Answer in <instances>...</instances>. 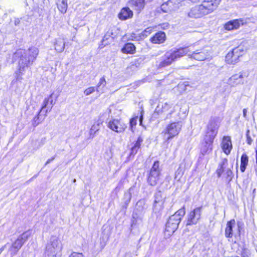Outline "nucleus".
Here are the masks:
<instances>
[{
    "label": "nucleus",
    "mask_w": 257,
    "mask_h": 257,
    "mask_svg": "<svg viewBox=\"0 0 257 257\" xmlns=\"http://www.w3.org/2000/svg\"><path fill=\"white\" fill-rule=\"evenodd\" d=\"M5 247H6V245L3 246L1 248H0V254L3 251V250L5 249Z\"/></svg>",
    "instance_id": "obj_44"
},
{
    "label": "nucleus",
    "mask_w": 257,
    "mask_h": 257,
    "mask_svg": "<svg viewBox=\"0 0 257 257\" xmlns=\"http://www.w3.org/2000/svg\"><path fill=\"white\" fill-rule=\"evenodd\" d=\"M150 40L154 44L163 43L166 40V34L162 32H158L152 37Z\"/></svg>",
    "instance_id": "obj_20"
},
{
    "label": "nucleus",
    "mask_w": 257,
    "mask_h": 257,
    "mask_svg": "<svg viewBox=\"0 0 257 257\" xmlns=\"http://www.w3.org/2000/svg\"><path fill=\"white\" fill-rule=\"evenodd\" d=\"M248 159L247 155L245 154L242 155L241 157L240 171L244 172L248 164Z\"/></svg>",
    "instance_id": "obj_33"
},
{
    "label": "nucleus",
    "mask_w": 257,
    "mask_h": 257,
    "mask_svg": "<svg viewBox=\"0 0 257 257\" xmlns=\"http://www.w3.org/2000/svg\"><path fill=\"white\" fill-rule=\"evenodd\" d=\"M183 84H184V85L185 86H187V85H188V82H184Z\"/></svg>",
    "instance_id": "obj_48"
},
{
    "label": "nucleus",
    "mask_w": 257,
    "mask_h": 257,
    "mask_svg": "<svg viewBox=\"0 0 257 257\" xmlns=\"http://www.w3.org/2000/svg\"><path fill=\"white\" fill-rule=\"evenodd\" d=\"M244 75L242 72H239L231 76L228 80V84L232 87L243 83Z\"/></svg>",
    "instance_id": "obj_17"
},
{
    "label": "nucleus",
    "mask_w": 257,
    "mask_h": 257,
    "mask_svg": "<svg viewBox=\"0 0 257 257\" xmlns=\"http://www.w3.org/2000/svg\"><path fill=\"white\" fill-rule=\"evenodd\" d=\"M161 170L159 168V161H155L152 167L148 177V183L152 185H156L160 179Z\"/></svg>",
    "instance_id": "obj_10"
},
{
    "label": "nucleus",
    "mask_w": 257,
    "mask_h": 257,
    "mask_svg": "<svg viewBox=\"0 0 257 257\" xmlns=\"http://www.w3.org/2000/svg\"><path fill=\"white\" fill-rule=\"evenodd\" d=\"M248 133H249V131H247V134H246L247 142V144L250 145L252 142V140H251L250 137L248 136Z\"/></svg>",
    "instance_id": "obj_41"
},
{
    "label": "nucleus",
    "mask_w": 257,
    "mask_h": 257,
    "mask_svg": "<svg viewBox=\"0 0 257 257\" xmlns=\"http://www.w3.org/2000/svg\"><path fill=\"white\" fill-rule=\"evenodd\" d=\"M143 140L141 137H139L138 138L137 141L134 144L133 146L131 148V152H130V156H135L138 152L140 148L142 143L143 142Z\"/></svg>",
    "instance_id": "obj_25"
},
{
    "label": "nucleus",
    "mask_w": 257,
    "mask_h": 257,
    "mask_svg": "<svg viewBox=\"0 0 257 257\" xmlns=\"http://www.w3.org/2000/svg\"><path fill=\"white\" fill-rule=\"evenodd\" d=\"M69 257H84V255L81 253L72 252Z\"/></svg>",
    "instance_id": "obj_39"
},
{
    "label": "nucleus",
    "mask_w": 257,
    "mask_h": 257,
    "mask_svg": "<svg viewBox=\"0 0 257 257\" xmlns=\"http://www.w3.org/2000/svg\"><path fill=\"white\" fill-rule=\"evenodd\" d=\"M219 121L216 117L211 118L207 125V128L204 137L214 140L218 133Z\"/></svg>",
    "instance_id": "obj_9"
},
{
    "label": "nucleus",
    "mask_w": 257,
    "mask_h": 257,
    "mask_svg": "<svg viewBox=\"0 0 257 257\" xmlns=\"http://www.w3.org/2000/svg\"><path fill=\"white\" fill-rule=\"evenodd\" d=\"M153 28L148 27L143 31L140 36V39H144L149 36L153 31Z\"/></svg>",
    "instance_id": "obj_34"
},
{
    "label": "nucleus",
    "mask_w": 257,
    "mask_h": 257,
    "mask_svg": "<svg viewBox=\"0 0 257 257\" xmlns=\"http://www.w3.org/2000/svg\"><path fill=\"white\" fill-rule=\"evenodd\" d=\"M112 41V38L110 35H105L103 37V38L101 42V43L99 46V49L103 48L105 46L108 45L110 43H111Z\"/></svg>",
    "instance_id": "obj_31"
},
{
    "label": "nucleus",
    "mask_w": 257,
    "mask_h": 257,
    "mask_svg": "<svg viewBox=\"0 0 257 257\" xmlns=\"http://www.w3.org/2000/svg\"><path fill=\"white\" fill-rule=\"evenodd\" d=\"M57 7L61 13H65L67 11L68 7L66 0H58L57 2Z\"/></svg>",
    "instance_id": "obj_30"
},
{
    "label": "nucleus",
    "mask_w": 257,
    "mask_h": 257,
    "mask_svg": "<svg viewBox=\"0 0 257 257\" xmlns=\"http://www.w3.org/2000/svg\"><path fill=\"white\" fill-rule=\"evenodd\" d=\"M53 93H52L44 99L40 109V112H45L46 114L51 110L52 107L56 102V100H54L53 99Z\"/></svg>",
    "instance_id": "obj_15"
},
{
    "label": "nucleus",
    "mask_w": 257,
    "mask_h": 257,
    "mask_svg": "<svg viewBox=\"0 0 257 257\" xmlns=\"http://www.w3.org/2000/svg\"><path fill=\"white\" fill-rule=\"evenodd\" d=\"M235 221L234 219H232L227 222L225 230V235L226 237H232V228L235 226Z\"/></svg>",
    "instance_id": "obj_24"
},
{
    "label": "nucleus",
    "mask_w": 257,
    "mask_h": 257,
    "mask_svg": "<svg viewBox=\"0 0 257 257\" xmlns=\"http://www.w3.org/2000/svg\"><path fill=\"white\" fill-rule=\"evenodd\" d=\"M246 22L243 19H236L232 21H230L225 24L224 28L225 30L228 31H232L237 30L239 28L245 24Z\"/></svg>",
    "instance_id": "obj_16"
},
{
    "label": "nucleus",
    "mask_w": 257,
    "mask_h": 257,
    "mask_svg": "<svg viewBox=\"0 0 257 257\" xmlns=\"http://www.w3.org/2000/svg\"><path fill=\"white\" fill-rule=\"evenodd\" d=\"M243 53L244 51L242 48L236 47L227 54L225 61L229 64H234L238 62L239 58Z\"/></svg>",
    "instance_id": "obj_11"
},
{
    "label": "nucleus",
    "mask_w": 257,
    "mask_h": 257,
    "mask_svg": "<svg viewBox=\"0 0 257 257\" xmlns=\"http://www.w3.org/2000/svg\"><path fill=\"white\" fill-rule=\"evenodd\" d=\"M99 124L100 123L97 121L91 126L89 133V139H92L94 137L95 133L99 130Z\"/></svg>",
    "instance_id": "obj_29"
},
{
    "label": "nucleus",
    "mask_w": 257,
    "mask_h": 257,
    "mask_svg": "<svg viewBox=\"0 0 257 257\" xmlns=\"http://www.w3.org/2000/svg\"><path fill=\"white\" fill-rule=\"evenodd\" d=\"M216 172L218 177L223 175L227 179L229 178V180L231 179L232 172L231 168L228 167V160L227 159H222L221 162L219 164Z\"/></svg>",
    "instance_id": "obj_12"
},
{
    "label": "nucleus",
    "mask_w": 257,
    "mask_h": 257,
    "mask_svg": "<svg viewBox=\"0 0 257 257\" xmlns=\"http://www.w3.org/2000/svg\"><path fill=\"white\" fill-rule=\"evenodd\" d=\"M140 124H141L142 122V116H141V117L140 118Z\"/></svg>",
    "instance_id": "obj_46"
},
{
    "label": "nucleus",
    "mask_w": 257,
    "mask_h": 257,
    "mask_svg": "<svg viewBox=\"0 0 257 257\" xmlns=\"http://www.w3.org/2000/svg\"><path fill=\"white\" fill-rule=\"evenodd\" d=\"M65 48V42L63 39L59 38L56 40L55 49L58 52H62Z\"/></svg>",
    "instance_id": "obj_27"
},
{
    "label": "nucleus",
    "mask_w": 257,
    "mask_h": 257,
    "mask_svg": "<svg viewBox=\"0 0 257 257\" xmlns=\"http://www.w3.org/2000/svg\"><path fill=\"white\" fill-rule=\"evenodd\" d=\"M137 119L138 117H136L133 118L130 120V125L132 128H133L134 126H135L136 125Z\"/></svg>",
    "instance_id": "obj_40"
},
{
    "label": "nucleus",
    "mask_w": 257,
    "mask_h": 257,
    "mask_svg": "<svg viewBox=\"0 0 257 257\" xmlns=\"http://www.w3.org/2000/svg\"><path fill=\"white\" fill-rule=\"evenodd\" d=\"M185 214V210L184 206L169 217L165 228V233H167V235L170 236L174 233L178 228V225Z\"/></svg>",
    "instance_id": "obj_5"
},
{
    "label": "nucleus",
    "mask_w": 257,
    "mask_h": 257,
    "mask_svg": "<svg viewBox=\"0 0 257 257\" xmlns=\"http://www.w3.org/2000/svg\"><path fill=\"white\" fill-rule=\"evenodd\" d=\"M182 128V124L180 122H173L166 126L162 132V134L167 141L171 140L179 134Z\"/></svg>",
    "instance_id": "obj_8"
},
{
    "label": "nucleus",
    "mask_w": 257,
    "mask_h": 257,
    "mask_svg": "<svg viewBox=\"0 0 257 257\" xmlns=\"http://www.w3.org/2000/svg\"><path fill=\"white\" fill-rule=\"evenodd\" d=\"M235 257H239V256H235Z\"/></svg>",
    "instance_id": "obj_50"
},
{
    "label": "nucleus",
    "mask_w": 257,
    "mask_h": 257,
    "mask_svg": "<svg viewBox=\"0 0 257 257\" xmlns=\"http://www.w3.org/2000/svg\"><path fill=\"white\" fill-rule=\"evenodd\" d=\"M190 51L189 47L171 49L161 57L157 64V67L160 69L168 67L186 55H188L190 58L197 61H204L209 59L210 56V48L209 47L196 50L191 54L190 53Z\"/></svg>",
    "instance_id": "obj_1"
},
{
    "label": "nucleus",
    "mask_w": 257,
    "mask_h": 257,
    "mask_svg": "<svg viewBox=\"0 0 257 257\" xmlns=\"http://www.w3.org/2000/svg\"><path fill=\"white\" fill-rule=\"evenodd\" d=\"M168 2L171 12L178 10L181 6L178 0H169Z\"/></svg>",
    "instance_id": "obj_28"
},
{
    "label": "nucleus",
    "mask_w": 257,
    "mask_h": 257,
    "mask_svg": "<svg viewBox=\"0 0 257 257\" xmlns=\"http://www.w3.org/2000/svg\"><path fill=\"white\" fill-rule=\"evenodd\" d=\"M143 83V82H142V81H139V82H137V85H140V84H141V83Z\"/></svg>",
    "instance_id": "obj_47"
},
{
    "label": "nucleus",
    "mask_w": 257,
    "mask_h": 257,
    "mask_svg": "<svg viewBox=\"0 0 257 257\" xmlns=\"http://www.w3.org/2000/svg\"><path fill=\"white\" fill-rule=\"evenodd\" d=\"M221 148L225 154L228 155L230 153L232 149V144L230 137L226 136L223 138Z\"/></svg>",
    "instance_id": "obj_19"
},
{
    "label": "nucleus",
    "mask_w": 257,
    "mask_h": 257,
    "mask_svg": "<svg viewBox=\"0 0 257 257\" xmlns=\"http://www.w3.org/2000/svg\"><path fill=\"white\" fill-rule=\"evenodd\" d=\"M173 104L170 102H160L155 109V113L161 115L165 119L170 118L174 112Z\"/></svg>",
    "instance_id": "obj_7"
},
{
    "label": "nucleus",
    "mask_w": 257,
    "mask_h": 257,
    "mask_svg": "<svg viewBox=\"0 0 257 257\" xmlns=\"http://www.w3.org/2000/svg\"><path fill=\"white\" fill-rule=\"evenodd\" d=\"M202 206L197 207L187 215V225L196 224L199 221L202 213Z\"/></svg>",
    "instance_id": "obj_13"
},
{
    "label": "nucleus",
    "mask_w": 257,
    "mask_h": 257,
    "mask_svg": "<svg viewBox=\"0 0 257 257\" xmlns=\"http://www.w3.org/2000/svg\"><path fill=\"white\" fill-rule=\"evenodd\" d=\"M31 234L32 231L30 230H27L21 234L17 239L13 242L8 250L12 256L15 255L17 253Z\"/></svg>",
    "instance_id": "obj_6"
},
{
    "label": "nucleus",
    "mask_w": 257,
    "mask_h": 257,
    "mask_svg": "<svg viewBox=\"0 0 257 257\" xmlns=\"http://www.w3.org/2000/svg\"><path fill=\"white\" fill-rule=\"evenodd\" d=\"M39 54V49L36 47H32L27 51L19 50L15 54L16 57H20L18 62L19 70L15 73L17 79L23 74L25 68L32 64Z\"/></svg>",
    "instance_id": "obj_2"
},
{
    "label": "nucleus",
    "mask_w": 257,
    "mask_h": 257,
    "mask_svg": "<svg viewBox=\"0 0 257 257\" xmlns=\"http://www.w3.org/2000/svg\"><path fill=\"white\" fill-rule=\"evenodd\" d=\"M107 126L112 131L117 133H121L124 131L126 125L120 119L113 118L110 120Z\"/></svg>",
    "instance_id": "obj_14"
},
{
    "label": "nucleus",
    "mask_w": 257,
    "mask_h": 257,
    "mask_svg": "<svg viewBox=\"0 0 257 257\" xmlns=\"http://www.w3.org/2000/svg\"><path fill=\"white\" fill-rule=\"evenodd\" d=\"M256 163H257V151H256Z\"/></svg>",
    "instance_id": "obj_49"
},
{
    "label": "nucleus",
    "mask_w": 257,
    "mask_h": 257,
    "mask_svg": "<svg viewBox=\"0 0 257 257\" xmlns=\"http://www.w3.org/2000/svg\"><path fill=\"white\" fill-rule=\"evenodd\" d=\"M160 9L162 10V11L164 13H171L168 2L163 4L161 6Z\"/></svg>",
    "instance_id": "obj_37"
},
{
    "label": "nucleus",
    "mask_w": 257,
    "mask_h": 257,
    "mask_svg": "<svg viewBox=\"0 0 257 257\" xmlns=\"http://www.w3.org/2000/svg\"><path fill=\"white\" fill-rule=\"evenodd\" d=\"M246 112H247V109L246 108H244L243 109V116L244 118H246Z\"/></svg>",
    "instance_id": "obj_43"
},
{
    "label": "nucleus",
    "mask_w": 257,
    "mask_h": 257,
    "mask_svg": "<svg viewBox=\"0 0 257 257\" xmlns=\"http://www.w3.org/2000/svg\"><path fill=\"white\" fill-rule=\"evenodd\" d=\"M133 190V188H130L129 189L128 192L127 193H125L124 194V198L126 199L125 204H128L132 198V192L131 191Z\"/></svg>",
    "instance_id": "obj_36"
},
{
    "label": "nucleus",
    "mask_w": 257,
    "mask_h": 257,
    "mask_svg": "<svg viewBox=\"0 0 257 257\" xmlns=\"http://www.w3.org/2000/svg\"><path fill=\"white\" fill-rule=\"evenodd\" d=\"M132 38L131 39L132 40H139V39L137 38L136 37L134 36L133 35L131 36Z\"/></svg>",
    "instance_id": "obj_45"
},
{
    "label": "nucleus",
    "mask_w": 257,
    "mask_h": 257,
    "mask_svg": "<svg viewBox=\"0 0 257 257\" xmlns=\"http://www.w3.org/2000/svg\"><path fill=\"white\" fill-rule=\"evenodd\" d=\"M96 90V89L94 87H90L86 89L84 91V93L85 95L88 96L93 92H94Z\"/></svg>",
    "instance_id": "obj_38"
},
{
    "label": "nucleus",
    "mask_w": 257,
    "mask_h": 257,
    "mask_svg": "<svg viewBox=\"0 0 257 257\" xmlns=\"http://www.w3.org/2000/svg\"><path fill=\"white\" fill-rule=\"evenodd\" d=\"M133 16V13L128 8H123L119 13L118 18L121 20H125L132 18Z\"/></svg>",
    "instance_id": "obj_21"
},
{
    "label": "nucleus",
    "mask_w": 257,
    "mask_h": 257,
    "mask_svg": "<svg viewBox=\"0 0 257 257\" xmlns=\"http://www.w3.org/2000/svg\"><path fill=\"white\" fill-rule=\"evenodd\" d=\"M214 140L204 137L200 145V151L202 155H205L212 150Z\"/></svg>",
    "instance_id": "obj_18"
},
{
    "label": "nucleus",
    "mask_w": 257,
    "mask_h": 257,
    "mask_svg": "<svg viewBox=\"0 0 257 257\" xmlns=\"http://www.w3.org/2000/svg\"><path fill=\"white\" fill-rule=\"evenodd\" d=\"M136 47L135 45L132 43H127L122 48L121 51L123 53L133 54L135 53Z\"/></svg>",
    "instance_id": "obj_26"
},
{
    "label": "nucleus",
    "mask_w": 257,
    "mask_h": 257,
    "mask_svg": "<svg viewBox=\"0 0 257 257\" xmlns=\"http://www.w3.org/2000/svg\"><path fill=\"white\" fill-rule=\"evenodd\" d=\"M63 247V244L59 237L52 235L45 247V257H61Z\"/></svg>",
    "instance_id": "obj_4"
},
{
    "label": "nucleus",
    "mask_w": 257,
    "mask_h": 257,
    "mask_svg": "<svg viewBox=\"0 0 257 257\" xmlns=\"http://www.w3.org/2000/svg\"><path fill=\"white\" fill-rule=\"evenodd\" d=\"M183 174H184V171H183V169L181 168V167H179L175 173V177H174L175 180L177 181H180L181 178L183 176Z\"/></svg>",
    "instance_id": "obj_35"
},
{
    "label": "nucleus",
    "mask_w": 257,
    "mask_h": 257,
    "mask_svg": "<svg viewBox=\"0 0 257 257\" xmlns=\"http://www.w3.org/2000/svg\"><path fill=\"white\" fill-rule=\"evenodd\" d=\"M130 6L137 11H141L145 6V0H131L129 2Z\"/></svg>",
    "instance_id": "obj_22"
},
{
    "label": "nucleus",
    "mask_w": 257,
    "mask_h": 257,
    "mask_svg": "<svg viewBox=\"0 0 257 257\" xmlns=\"http://www.w3.org/2000/svg\"><path fill=\"white\" fill-rule=\"evenodd\" d=\"M221 0H205L200 5L192 8L188 13L192 18H199L213 12L219 5Z\"/></svg>",
    "instance_id": "obj_3"
},
{
    "label": "nucleus",
    "mask_w": 257,
    "mask_h": 257,
    "mask_svg": "<svg viewBox=\"0 0 257 257\" xmlns=\"http://www.w3.org/2000/svg\"><path fill=\"white\" fill-rule=\"evenodd\" d=\"M47 114H45V112H40V110L37 115L34 117L32 120L33 125L34 126H37L44 120Z\"/></svg>",
    "instance_id": "obj_23"
},
{
    "label": "nucleus",
    "mask_w": 257,
    "mask_h": 257,
    "mask_svg": "<svg viewBox=\"0 0 257 257\" xmlns=\"http://www.w3.org/2000/svg\"><path fill=\"white\" fill-rule=\"evenodd\" d=\"M106 81L104 77H101L96 87V91L99 93H103L102 89L106 86Z\"/></svg>",
    "instance_id": "obj_32"
},
{
    "label": "nucleus",
    "mask_w": 257,
    "mask_h": 257,
    "mask_svg": "<svg viewBox=\"0 0 257 257\" xmlns=\"http://www.w3.org/2000/svg\"><path fill=\"white\" fill-rule=\"evenodd\" d=\"M54 159H55V157H54L51 158V159H48V160L47 161V162H46L45 165H46L48 164H49V163H50L51 161H52Z\"/></svg>",
    "instance_id": "obj_42"
}]
</instances>
